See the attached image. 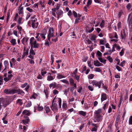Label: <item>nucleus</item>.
I'll return each mask as SVG.
<instances>
[{
  "label": "nucleus",
  "instance_id": "f257e3e1",
  "mask_svg": "<svg viewBox=\"0 0 132 132\" xmlns=\"http://www.w3.org/2000/svg\"><path fill=\"white\" fill-rule=\"evenodd\" d=\"M34 37H31L30 39V44L31 45V48L32 47L35 48H38L39 47V44L37 43L36 40H34Z\"/></svg>",
  "mask_w": 132,
  "mask_h": 132
},
{
  "label": "nucleus",
  "instance_id": "f03ea898",
  "mask_svg": "<svg viewBox=\"0 0 132 132\" xmlns=\"http://www.w3.org/2000/svg\"><path fill=\"white\" fill-rule=\"evenodd\" d=\"M31 25L32 28L36 29L37 28L39 24V22L37 18L34 17L31 18Z\"/></svg>",
  "mask_w": 132,
  "mask_h": 132
},
{
  "label": "nucleus",
  "instance_id": "7ed1b4c3",
  "mask_svg": "<svg viewBox=\"0 0 132 132\" xmlns=\"http://www.w3.org/2000/svg\"><path fill=\"white\" fill-rule=\"evenodd\" d=\"M54 29L52 27H50L49 28L47 35V38L48 40L50 41L51 38L54 37Z\"/></svg>",
  "mask_w": 132,
  "mask_h": 132
},
{
  "label": "nucleus",
  "instance_id": "20e7f679",
  "mask_svg": "<svg viewBox=\"0 0 132 132\" xmlns=\"http://www.w3.org/2000/svg\"><path fill=\"white\" fill-rule=\"evenodd\" d=\"M103 82L102 80L98 81L96 80H93L92 82V83L93 86H95L96 87H98V88H101V85Z\"/></svg>",
  "mask_w": 132,
  "mask_h": 132
},
{
  "label": "nucleus",
  "instance_id": "39448f33",
  "mask_svg": "<svg viewBox=\"0 0 132 132\" xmlns=\"http://www.w3.org/2000/svg\"><path fill=\"white\" fill-rule=\"evenodd\" d=\"M4 76L5 77L4 79V80L5 82H7L11 79L13 77V75L12 74H8L7 76V74L4 73Z\"/></svg>",
  "mask_w": 132,
  "mask_h": 132
},
{
  "label": "nucleus",
  "instance_id": "423d86ee",
  "mask_svg": "<svg viewBox=\"0 0 132 132\" xmlns=\"http://www.w3.org/2000/svg\"><path fill=\"white\" fill-rule=\"evenodd\" d=\"M47 33V30L45 28H44L41 31L40 35L43 40H44L45 38V36L46 35Z\"/></svg>",
  "mask_w": 132,
  "mask_h": 132
},
{
  "label": "nucleus",
  "instance_id": "0eeeda50",
  "mask_svg": "<svg viewBox=\"0 0 132 132\" xmlns=\"http://www.w3.org/2000/svg\"><path fill=\"white\" fill-rule=\"evenodd\" d=\"M102 119V117L101 115H97L95 114L94 122H99Z\"/></svg>",
  "mask_w": 132,
  "mask_h": 132
},
{
  "label": "nucleus",
  "instance_id": "6e6552de",
  "mask_svg": "<svg viewBox=\"0 0 132 132\" xmlns=\"http://www.w3.org/2000/svg\"><path fill=\"white\" fill-rule=\"evenodd\" d=\"M6 102L4 101L3 98H0V110L2 109V106H4V107H6L7 104L6 103Z\"/></svg>",
  "mask_w": 132,
  "mask_h": 132
},
{
  "label": "nucleus",
  "instance_id": "1a4fd4ad",
  "mask_svg": "<svg viewBox=\"0 0 132 132\" xmlns=\"http://www.w3.org/2000/svg\"><path fill=\"white\" fill-rule=\"evenodd\" d=\"M35 54V53L34 52V50H33V48L31 47V49L30 50L29 55L28 56V57L31 58V59H34L33 55H34Z\"/></svg>",
  "mask_w": 132,
  "mask_h": 132
},
{
  "label": "nucleus",
  "instance_id": "9d476101",
  "mask_svg": "<svg viewBox=\"0 0 132 132\" xmlns=\"http://www.w3.org/2000/svg\"><path fill=\"white\" fill-rule=\"evenodd\" d=\"M128 20H129V27L130 29H132V15L131 14H129Z\"/></svg>",
  "mask_w": 132,
  "mask_h": 132
},
{
  "label": "nucleus",
  "instance_id": "9b49d317",
  "mask_svg": "<svg viewBox=\"0 0 132 132\" xmlns=\"http://www.w3.org/2000/svg\"><path fill=\"white\" fill-rule=\"evenodd\" d=\"M58 101L59 103V105L60 108H61V102L62 100L60 98H57L56 96L54 98L53 100V101L55 102L56 100Z\"/></svg>",
  "mask_w": 132,
  "mask_h": 132
},
{
  "label": "nucleus",
  "instance_id": "f8f14e48",
  "mask_svg": "<svg viewBox=\"0 0 132 132\" xmlns=\"http://www.w3.org/2000/svg\"><path fill=\"white\" fill-rule=\"evenodd\" d=\"M23 53L22 56V58L23 59L25 56L27 55L29 53L28 49H26L25 47H24Z\"/></svg>",
  "mask_w": 132,
  "mask_h": 132
},
{
  "label": "nucleus",
  "instance_id": "ddd939ff",
  "mask_svg": "<svg viewBox=\"0 0 132 132\" xmlns=\"http://www.w3.org/2000/svg\"><path fill=\"white\" fill-rule=\"evenodd\" d=\"M19 130L20 132H26L27 129V128L26 126H23V127L21 125H19Z\"/></svg>",
  "mask_w": 132,
  "mask_h": 132
},
{
  "label": "nucleus",
  "instance_id": "4468645a",
  "mask_svg": "<svg viewBox=\"0 0 132 132\" xmlns=\"http://www.w3.org/2000/svg\"><path fill=\"white\" fill-rule=\"evenodd\" d=\"M126 29H123L122 32L121 33V39L125 40L126 37Z\"/></svg>",
  "mask_w": 132,
  "mask_h": 132
},
{
  "label": "nucleus",
  "instance_id": "2eb2a0df",
  "mask_svg": "<svg viewBox=\"0 0 132 132\" xmlns=\"http://www.w3.org/2000/svg\"><path fill=\"white\" fill-rule=\"evenodd\" d=\"M57 11L56 13L57 14V19H58L59 18L62 16L63 12V11L60 10H58Z\"/></svg>",
  "mask_w": 132,
  "mask_h": 132
},
{
  "label": "nucleus",
  "instance_id": "dca6fc26",
  "mask_svg": "<svg viewBox=\"0 0 132 132\" xmlns=\"http://www.w3.org/2000/svg\"><path fill=\"white\" fill-rule=\"evenodd\" d=\"M106 42V39L105 38H103L102 39L100 40V45H103Z\"/></svg>",
  "mask_w": 132,
  "mask_h": 132
},
{
  "label": "nucleus",
  "instance_id": "f3484780",
  "mask_svg": "<svg viewBox=\"0 0 132 132\" xmlns=\"http://www.w3.org/2000/svg\"><path fill=\"white\" fill-rule=\"evenodd\" d=\"M28 39V38L26 37H24L21 40L22 43L24 45H25L27 43Z\"/></svg>",
  "mask_w": 132,
  "mask_h": 132
},
{
  "label": "nucleus",
  "instance_id": "a211bd4d",
  "mask_svg": "<svg viewBox=\"0 0 132 132\" xmlns=\"http://www.w3.org/2000/svg\"><path fill=\"white\" fill-rule=\"evenodd\" d=\"M57 84L55 82L52 83L49 85V87L50 88L52 87L53 89L55 88L57 86Z\"/></svg>",
  "mask_w": 132,
  "mask_h": 132
},
{
  "label": "nucleus",
  "instance_id": "6ab92c4d",
  "mask_svg": "<svg viewBox=\"0 0 132 132\" xmlns=\"http://www.w3.org/2000/svg\"><path fill=\"white\" fill-rule=\"evenodd\" d=\"M16 93H17L18 94H20L23 95L24 93L22 90L19 89H16Z\"/></svg>",
  "mask_w": 132,
  "mask_h": 132
},
{
  "label": "nucleus",
  "instance_id": "aec40b11",
  "mask_svg": "<svg viewBox=\"0 0 132 132\" xmlns=\"http://www.w3.org/2000/svg\"><path fill=\"white\" fill-rule=\"evenodd\" d=\"M60 6V4H57L56 5V7L52 9V11H56V10H58L59 9Z\"/></svg>",
  "mask_w": 132,
  "mask_h": 132
},
{
  "label": "nucleus",
  "instance_id": "412c9836",
  "mask_svg": "<svg viewBox=\"0 0 132 132\" xmlns=\"http://www.w3.org/2000/svg\"><path fill=\"white\" fill-rule=\"evenodd\" d=\"M62 108L63 109L66 110L67 109L68 107L67 105V102L65 101H63L62 104Z\"/></svg>",
  "mask_w": 132,
  "mask_h": 132
},
{
  "label": "nucleus",
  "instance_id": "4be33fe9",
  "mask_svg": "<svg viewBox=\"0 0 132 132\" xmlns=\"http://www.w3.org/2000/svg\"><path fill=\"white\" fill-rule=\"evenodd\" d=\"M106 96L105 94L103 93L102 94L101 99V101L102 102L103 101L106 100Z\"/></svg>",
  "mask_w": 132,
  "mask_h": 132
},
{
  "label": "nucleus",
  "instance_id": "5701e85b",
  "mask_svg": "<svg viewBox=\"0 0 132 132\" xmlns=\"http://www.w3.org/2000/svg\"><path fill=\"white\" fill-rule=\"evenodd\" d=\"M94 64L96 67H99L102 66V64L100 63L98 61H94Z\"/></svg>",
  "mask_w": 132,
  "mask_h": 132
},
{
  "label": "nucleus",
  "instance_id": "b1692460",
  "mask_svg": "<svg viewBox=\"0 0 132 132\" xmlns=\"http://www.w3.org/2000/svg\"><path fill=\"white\" fill-rule=\"evenodd\" d=\"M22 114L24 116H29L30 115V113L28 110H25L23 111Z\"/></svg>",
  "mask_w": 132,
  "mask_h": 132
},
{
  "label": "nucleus",
  "instance_id": "393cba45",
  "mask_svg": "<svg viewBox=\"0 0 132 132\" xmlns=\"http://www.w3.org/2000/svg\"><path fill=\"white\" fill-rule=\"evenodd\" d=\"M23 7L20 6L19 7L18 9L19 13V14H22L23 12Z\"/></svg>",
  "mask_w": 132,
  "mask_h": 132
},
{
  "label": "nucleus",
  "instance_id": "a878e982",
  "mask_svg": "<svg viewBox=\"0 0 132 132\" xmlns=\"http://www.w3.org/2000/svg\"><path fill=\"white\" fill-rule=\"evenodd\" d=\"M65 77L60 73L57 74V78L58 79H60Z\"/></svg>",
  "mask_w": 132,
  "mask_h": 132
},
{
  "label": "nucleus",
  "instance_id": "bb28decb",
  "mask_svg": "<svg viewBox=\"0 0 132 132\" xmlns=\"http://www.w3.org/2000/svg\"><path fill=\"white\" fill-rule=\"evenodd\" d=\"M25 118L26 119L23 120L22 121L23 123L24 124L27 123L29 121V119L28 117H26Z\"/></svg>",
  "mask_w": 132,
  "mask_h": 132
},
{
  "label": "nucleus",
  "instance_id": "cd10ccee",
  "mask_svg": "<svg viewBox=\"0 0 132 132\" xmlns=\"http://www.w3.org/2000/svg\"><path fill=\"white\" fill-rule=\"evenodd\" d=\"M8 62L7 61H5L4 62V64L5 66V68L3 70L2 72H3V71H4L6 69L7 67V66L8 65Z\"/></svg>",
  "mask_w": 132,
  "mask_h": 132
},
{
  "label": "nucleus",
  "instance_id": "c85d7f7f",
  "mask_svg": "<svg viewBox=\"0 0 132 132\" xmlns=\"http://www.w3.org/2000/svg\"><path fill=\"white\" fill-rule=\"evenodd\" d=\"M102 112L101 109H99L97 110L95 112V114L97 115H100V113Z\"/></svg>",
  "mask_w": 132,
  "mask_h": 132
},
{
  "label": "nucleus",
  "instance_id": "c756f323",
  "mask_svg": "<svg viewBox=\"0 0 132 132\" xmlns=\"http://www.w3.org/2000/svg\"><path fill=\"white\" fill-rule=\"evenodd\" d=\"M79 114L83 116H85L86 115V112L83 111H80L78 112Z\"/></svg>",
  "mask_w": 132,
  "mask_h": 132
},
{
  "label": "nucleus",
  "instance_id": "7c9ffc66",
  "mask_svg": "<svg viewBox=\"0 0 132 132\" xmlns=\"http://www.w3.org/2000/svg\"><path fill=\"white\" fill-rule=\"evenodd\" d=\"M54 79V78L53 77L50 75H48L47 77V80L48 81L52 80Z\"/></svg>",
  "mask_w": 132,
  "mask_h": 132
},
{
  "label": "nucleus",
  "instance_id": "2f4dec72",
  "mask_svg": "<svg viewBox=\"0 0 132 132\" xmlns=\"http://www.w3.org/2000/svg\"><path fill=\"white\" fill-rule=\"evenodd\" d=\"M17 28L18 30V32L20 34H21V31L23 30L22 27L19 25H17Z\"/></svg>",
  "mask_w": 132,
  "mask_h": 132
},
{
  "label": "nucleus",
  "instance_id": "473e14b6",
  "mask_svg": "<svg viewBox=\"0 0 132 132\" xmlns=\"http://www.w3.org/2000/svg\"><path fill=\"white\" fill-rule=\"evenodd\" d=\"M109 102L108 101H107L104 105V106L102 108L104 110H105L106 108H107Z\"/></svg>",
  "mask_w": 132,
  "mask_h": 132
},
{
  "label": "nucleus",
  "instance_id": "72a5a7b5",
  "mask_svg": "<svg viewBox=\"0 0 132 132\" xmlns=\"http://www.w3.org/2000/svg\"><path fill=\"white\" fill-rule=\"evenodd\" d=\"M17 103L20 105H22L23 104V100L21 99H18L17 101Z\"/></svg>",
  "mask_w": 132,
  "mask_h": 132
},
{
  "label": "nucleus",
  "instance_id": "f704fd0d",
  "mask_svg": "<svg viewBox=\"0 0 132 132\" xmlns=\"http://www.w3.org/2000/svg\"><path fill=\"white\" fill-rule=\"evenodd\" d=\"M113 47L116 48L117 50H118V51H119L121 48L120 46L116 44H115L113 45Z\"/></svg>",
  "mask_w": 132,
  "mask_h": 132
},
{
  "label": "nucleus",
  "instance_id": "c9c22d12",
  "mask_svg": "<svg viewBox=\"0 0 132 132\" xmlns=\"http://www.w3.org/2000/svg\"><path fill=\"white\" fill-rule=\"evenodd\" d=\"M10 88L5 89L4 91V93L6 94H10Z\"/></svg>",
  "mask_w": 132,
  "mask_h": 132
},
{
  "label": "nucleus",
  "instance_id": "e433bc0d",
  "mask_svg": "<svg viewBox=\"0 0 132 132\" xmlns=\"http://www.w3.org/2000/svg\"><path fill=\"white\" fill-rule=\"evenodd\" d=\"M96 37L95 35H93L90 36V39L92 41L95 40Z\"/></svg>",
  "mask_w": 132,
  "mask_h": 132
},
{
  "label": "nucleus",
  "instance_id": "4c0bfd02",
  "mask_svg": "<svg viewBox=\"0 0 132 132\" xmlns=\"http://www.w3.org/2000/svg\"><path fill=\"white\" fill-rule=\"evenodd\" d=\"M16 40L15 39H12L11 41L10 42L11 43L12 45L14 46L16 44Z\"/></svg>",
  "mask_w": 132,
  "mask_h": 132
},
{
  "label": "nucleus",
  "instance_id": "58836bf2",
  "mask_svg": "<svg viewBox=\"0 0 132 132\" xmlns=\"http://www.w3.org/2000/svg\"><path fill=\"white\" fill-rule=\"evenodd\" d=\"M10 94H13L16 93L15 89L10 88Z\"/></svg>",
  "mask_w": 132,
  "mask_h": 132
},
{
  "label": "nucleus",
  "instance_id": "ea45409f",
  "mask_svg": "<svg viewBox=\"0 0 132 132\" xmlns=\"http://www.w3.org/2000/svg\"><path fill=\"white\" fill-rule=\"evenodd\" d=\"M99 60L101 62L103 63L104 64H105L106 61V60L105 59H103L101 58H98Z\"/></svg>",
  "mask_w": 132,
  "mask_h": 132
},
{
  "label": "nucleus",
  "instance_id": "a19ab883",
  "mask_svg": "<svg viewBox=\"0 0 132 132\" xmlns=\"http://www.w3.org/2000/svg\"><path fill=\"white\" fill-rule=\"evenodd\" d=\"M62 82L69 85V81L66 79L62 80H60Z\"/></svg>",
  "mask_w": 132,
  "mask_h": 132
},
{
  "label": "nucleus",
  "instance_id": "79ce46f5",
  "mask_svg": "<svg viewBox=\"0 0 132 132\" xmlns=\"http://www.w3.org/2000/svg\"><path fill=\"white\" fill-rule=\"evenodd\" d=\"M74 77V78L78 82H79V80L80 76L76 74L75 75Z\"/></svg>",
  "mask_w": 132,
  "mask_h": 132
},
{
  "label": "nucleus",
  "instance_id": "37998d69",
  "mask_svg": "<svg viewBox=\"0 0 132 132\" xmlns=\"http://www.w3.org/2000/svg\"><path fill=\"white\" fill-rule=\"evenodd\" d=\"M31 105V102L30 101H29L28 102L27 104L26 105L25 107H29Z\"/></svg>",
  "mask_w": 132,
  "mask_h": 132
},
{
  "label": "nucleus",
  "instance_id": "c03bdc74",
  "mask_svg": "<svg viewBox=\"0 0 132 132\" xmlns=\"http://www.w3.org/2000/svg\"><path fill=\"white\" fill-rule=\"evenodd\" d=\"M129 124L130 125H132V116H130L129 120Z\"/></svg>",
  "mask_w": 132,
  "mask_h": 132
},
{
  "label": "nucleus",
  "instance_id": "a18cd8bd",
  "mask_svg": "<svg viewBox=\"0 0 132 132\" xmlns=\"http://www.w3.org/2000/svg\"><path fill=\"white\" fill-rule=\"evenodd\" d=\"M124 49H122L121 50V52H119V54L121 56H122L124 54Z\"/></svg>",
  "mask_w": 132,
  "mask_h": 132
},
{
  "label": "nucleus",
  "instance_id": "49530a36",
  "mask_svg": "<svg viewBox=\"0 0 132 132\" xmlns=\"http://www.w3.org/2000/svg\"><path fill=\"white\" fill-rule=\"evenodd\" d=\"M52 106L54 107V109L55 110V111L57 110V105L56 104L54 103L53 104Z\"/></svg>",
  "mask_w": 132,
  "mask_h": 132
},
{
  "label": "nucleus",
  "instance_id": "de8ad7c7",
  "mask_svg": "<svg viewBox=\"0 0 132 132\" xmlns=\"http://www.w3.org/2000/svg\"><path fill=\"white\" fill-rule=\"evenodd\" d=\"M94 76L93 74H91L88 76V77L89 79H92L94 77Z\"/></svg>",
  "mask_w": 132,
  "mask_h": 132
},
{
  "label": "nucleus",
  "instance_id": "09e8293b",
  "mask_svg": "<svg viewBox=\"0 0 132 132\" xmlns=\"http://www.w3.org/2000/svg\"><path fill=\"white\" fill-rule=\"evenodd\" d=\"M38 5H40L42 7L44 8V4L41 1H39L38 3Z\"/></svg>",
  "mask_w": 132,
  "mask_h": 132
},
{
  "label": "nucleus",
  "instance_id": "8fccbe9b",
  "mask_svg": "<svg viewBox=\"0 0 132 132\" xmlns=\"http://www.w3.org/2000/svg\"><path fill=\"white\" fill-rule=\"evenodd\" d=\"M70 84L72 85L74 83V81L71 78H70L69 79Z\"/></svg>",
  "mask_w": 132,
  "mask_h": 132
},
{
  "label": "nucleus",
  "instance_id": "3c124183",
  "mask_svg": "<svg viewBox=\"0 0 132 132\" xmlns=\"http://www.w3.org/2000/svg\"><path fill=\"white\" fill-rule=\"evenodd\" d=\"M43 109V107L42 106H40L39 105L38 106V111H40L42 110Z\"/></svg>",
  "mask_w": 132,
  "mask_h": 132
},
{
  "label": "nucleus",
  "instance_id": "603ef678",
  "mask_svg": "<svg viewBox=\"0 0 132 132\" xmlns=\"http://www.w3.org/2000/svg\"><path fill=\"white\" fill-rule=\"evenodd\" d=\"M32 59H28V60L29 61V63L30 64H34L35 63V62L34 60H32Z\"/></svg>",
  "mask_w": 132,
  "mask_h": 132
},
{
  "label": "nucleus",
  "instance_id": "864d4df0",
  "mask_svg": "<svg viewBox=\"0 0 132 132\" xmlns=\"http://www.w3.org/2000/svg\"><path fill=\"white\" fill-rule=\"evenodd\" d=\"M44 92L46 98H47L48 97V93L47 90L45 89L44 90Z\"/></svg>",
  "mask_w": 132,
  "mask_h": 132
},
{
  "label": "nucleus",
  "instance_id": "5fc2aeb1",
  "mask_svg": "<svg viewBox=\"0 0 132 132\" xmlns=\"http://www.w3.org/2000/svg\"><path fill=\"white\" fill-rule=\"evenodd\" d=\"M94 70L97 72H100L101 70L99 68H94Z\"/></svg>",
  "mask_w": 132,
  "mask_h": 132
},
{
  "label": "nucleus",
  "instance_id": "6e6d98bb",
  "mask_svg": "<svg viewBox=\"0 0 132 132\" xmlns=\"http://www.w3.org/2000/svg\"><path fill=\"white\" fill-rule=\"evenodd\" d=\"M87 62L89 67L91 69H92L94 67L92 66V65L91 64L90 62V61H88Z\"/></svg>",
  "mask_w": 132,
  "mask_h": 132
},
{
  "label": "nucleus",
  "instance_id": "4d7b16f0",
  "mask_svg": "<svg viewBox=\"0 0 132 132\" xmlns=\"http://www.w3.org/2000/svg\"><path fill=\"white\" fill-rule=\"evenodd\" d=\"M10 13L8 12L7 14L6 22H8L10 17Z\"/></svg>",
  "mask_w": 132,
  "mask_h": 132
},
{
  "label": "nucleus",
  "instance_id": "13d9d810",
  "mask_svg": "<svg viewBox=\"0 0 132 132\" xmlns=\"http://www.w3.org/2000/svg\"><path fill=\"white\" fill-rule=\"evenodd\" d=\"M53 94L54 95H57L59 93V92L56 89H54L53 90Z\"/></svg>",
  "mask_w": 132,
  "mask_h": 132
},
{
  "label": "nucleus",
  "instance_id": "bf43d9fd",
  "mask_svg": "<svg viewBox=\"0 0 132 132\" xmlns=\"http://www.w3.org/2000/svg\"><path fill=\"white\" fill-rule=\"evenodd\" d=\"M120 116L119 115H118L116 119V122L118 123L120 120Z\"/></svg>",
  "mask_w": 132,
  "mask_h": 132
},
{
  "label": "nucleus",
  "instance_id": "052dcab7",
  "mask_svg": "<svg viewBox=\"0 0 132 132\" xmlns=\"http://www.w3.org/2000/svg\"><path fill=\"white\" fill-rule=\"evenodd\" d=\"M88 88L89 90L90 91H92L94 90V87L92 86L89 85L88 86Z\"/></svg>",
  "mask_w": 132,
  "mask_h": 132
},
{
  "label": "nucleus",
  "instance_id": "680f3d73",
  "mask_svg": "<svg viewBox=\"0 0 132 132\" xmlns=\"http://www.w3.org/2000/svg\"><path fill=\"white\" fill-rule=\"evenodd\" d=\"M104 21H102L100 25V26L101 28H102L104 27Z\"/></svg>",
  "mask_w": 132,
  "mask_h": 132
},
{
  "label": "nucleus",
  "instance_id": "e2e57ef3",
  "mask_svg": "<svg viewBox=\"0 0 132 132\" xmlns=\"http://www.w3.org/2000/svg\"><path fill=\"white\" fill-rule=\"evenodd\" d=\"M37 97V95L36 93H34L32 96L31 97L34 99L36 98Z\"/></svg>",
  "mask_w": 132,
  "mask_h": 132
},
{
  "label": "nucleus",
  "instance_id": "0e129e2a",
  "mask_svg": "<svg viewBox=\"0 0 132 132\" xmlns=\"http://www.w3.org/2000/svg\"><path fill=\"white\" fill-rule=\"evenodd\" d=\"M38 79H42L43 78L42 76L40 74H39L37 77Z\"/></svg>",
  "mask_w": 132,
  "mask_h": 132
},
{
  "label": "nucleus",
  "instance_id": "69168bd1",
  "mask_svg": "<svg viewBox=\"0 0 132 132\" xmlns=\"http://www.w3.org/2000/svg\"><path fill=\"white\" fill-rule=\"evenodd\" d=\"M92 2V0H88L87 3V7H88V6H89V5H90Z\"/></svg>",
  "mask_w": 132,
  "mask_h": 132
},
{
  "label": "nucleus",
  "instance_id": "338daca9",
  "mask_svg": "<svg viewBox=\"0 0 132 132\" xmlns=\"http://www.w3.org/2000/svg\"><path fill=\"white\" fill-rule=\"evenodd\" d=\"M45 110L47 113L49 112L50 111V110L48 107H46L45 108Z\"/></svg>",
  "mask_w": 132,
  "mask_h": 132
},
{
  "label": "nucleus",
  "instance_id": "774afa93",
  "mask_svg": "<svg viewBox=\"0 0 132 132\" xmlns=\"http://www.w3.org/2000/svg\"><path fill=\"white\" fill-rule=\"evenodd\" d=\"M80 19V18H76L75 20V21L74 22V24H76L77 23H78L79 22V20Z\"/></svg>",
  "mask_w": 132,
  "mask_h": 132
}]
</instances>
